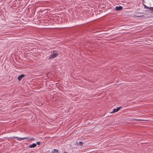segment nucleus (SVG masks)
Returning <instances> with one entry per match:
<instances>
[{"label": "nucleus", "instance_id": "nucleus-3", "mask_svg": "<svg viewBox=\"0 0 153 153\" xmlns=\"http://www.w3.org/2000/svg\"><path fill=\"white\" fill-rule=\"evenodd\" d=\"M25 75L24 74H22L18 76V79L19 81H20L21 79L25 76Z\"/></svg>", "mask_w": 153, "mask_h": 153}, {"label": "nucleus", "instance_id": "nucleus-8", "mask_svg": "<svg viewBox=\"0 0 153 153\" xmlns=\"http://www.w3.org/2000/svg\"><path fill=\"white\" fill-rule=\"evenodd\" d=\"M59 151L57 149H54L51 152V153H58Z\"/></svg>", "mask_w": 153, "mask_h": 153}, {"label": "nucleus", "instance_id": "nucleus-9", "mask_svg": "<svg viewBox=\"0 0 153 153\" xmlns=\"http://www.w3.org/2000/svg\"><path fill=\"white\" fill-rule=\"evenodd\" d=\"M83 144V143L82 142H79V145L81 146H82Z\"/></svg>", "mask_w": 153, "mask_h": 153}, {"label": "nucleus", "instance_id": "nucleus-1", "mask_svg": "<svg viewBox=\"0 0 153 153\" xmlns=\"http://www.w3.org/2000/svg\"><path fill=\"white\" fill-rule=\"evenodd\" d=\"M58 55V54L56 51L53 52L52 54H51L49 57V59H52L56 57Z\"/></svg>", "mask_w": 153, "mask_h": 153}, {"label": "nucleus", "instance_id": "nucleus-11", "mask_svg": "<svg viewBox=\"0 0 153 153\" xmlns=\"http://www.w3.org/2000/svg\"><path fill=\"white\" fill-rule=\"evenodd\" d=\"M64 153H65V152H64Z\"/></svg>", "mask_w": 153, "mask_h": 153}, {"label": "nucleus", "instance_id": "nucleus-4", "mask_svg": "<svg viewBox=\"0 0 153 153\" xmlns=\"http://www.w3.org/2000/svg\"><path fill=\"white\" fill-rule=\"evenodd\" d=\"M123 7L122 6H116L115 7V10L117 11L121 10L122 9Z\"/></svg>", "mask_w": 153, "mask_h": 153}, {"label": "nucleus", "instance_id": "nucleus-7", "mask_svg": "<svg viewBox=\"0 0 153 153\" xmlns=\"http://www.w3.org/2000/svg\"><path fill=\"white\" fill-rule=\"evenodd\" d=\"M36 144L34 143L30 145L29 146V147L30 148H34V147H36Z\"/></svg>", "mask_w": 153, "mask_h": 153}, {"label": "nucleus", "instance_id": "nucleus-2", "mask_svg": "<svg viewBox=\"0 0 153 153\" xmlns=\"http://www.w3.org/2000/svg\"><path fill=\"white\" fill-rule=\"evenodd\" d=\"M121 108V107H117L116 109H115V108L113 110V111L111 112V113H115L117 112L120 110V109Z\"/></svg>", "mask_w": 153, "mask_h": 153}, {"label": "nucleus", "instance_id": "nucleus-6", "mask_svg": "<svg viewBox=\"0 0 153 153\" xmlns=\"http://www.w3.org/2000/svg\"><path fill=\"white\" fill-rule=\"evenodd\" d=\"M15 137L16 138H18V139H19L20 140H27L29 139L28 138V137H24V138H19L18 137Z\"/></svg>", "mask_w": 153, "mask_h": 153}, {"label": "nucleus", "instance_id": "nucleus-10", "mask_svg": "<svg viewBox=\"0 0 153 153\" xmlns=\"http://www.w3.org/2000/svg\"><path fill=\"white\" fill-rule=\"evenodd\" d=\"M36 143L37 145H39L40 144V142H36Z\"/></svg>", "mask_w": 153, "mask_h": 153}, {"label": "nucleus", "instance_id": "nucleus-5", "mask_svg": "<svg viewBox=\"0 0 153 153\" xmlns=\"http://www.w3.org/2000/svg\"><path fill=\"white\" fill-rule=\"evenodd\" d=\"M144 8L145 9H148L149 10H151L153 12V10L152 9V8H153V7H148L147 6H146V5H144Z\"/></svg>", "mask_w": 153, "mask_h": 153}]
</instances>
